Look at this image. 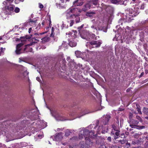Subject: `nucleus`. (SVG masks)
Masks as SVG:
<instances>
[{
  "label": "nucleus",
  "mask_w": 148,
  "mask_h": 148,
  "mask_svg": "<svg viewBox=\"0 0 148 148\" xmlns=\"http://www.w3.org/2000/svg\"><path fill=\"white\" fill-rule=\"evenodd\" d=\"M90 113H91V112H89L88 109H86L83 110L80 114H79L78 113L75 111H73L70 114V115L71 116L74 117V118L71 120H73L77 118H80L81 116Z\"/></svg>",
  "instance_id": "9"
},
{
  "label": "nucleus",
  "mask_w": 148,
  "mask_h": 148,
  "mask_svg": "<svg viewBox=\"0 0 148 148\" xmlns=\"http://www.w3.org/2000/svg\"><path fill=\"white\" fill-rule=\"evenodd\" d=\"M66 60L69 62L68 65L71 69H72V67L74 66L75 67H76L77 69L79 68L78 69L80 70L81 69H83L82 68V65L81 64H78L76 66H75V63L73 60L71 59L70 57H67Z\"/></svg>",
  "instance_id": "12"
},
{
  "label": "nucleus",
  "mask_w": 148,
  "mask_h": 148,
  "mask_svg": "<svg viewBox=\"0 0 148 148\" xmlns=\"http://www.w3.org/2000/svg\"><path fill=\"white\" fill-rule=\"evenodd\" d=\"M75 53L77 57H81L83 55L82 53L78 51H75Z\"/></svg>",
  "instance_id": "27"
},
{
  "label": "nucleus",
  "mask_w": 148,
  "mask_h": 148,
  "mask_svg": "<svg viewBox=\"0 0 148 148\" xmlns=\"http://www.w3.org/2000/svg\"><path fill=\"white\" fill-rule=\"evenodd\" d=\"M32 27H30L29 28V29L28 32L29 33H31L29 35H26L25 36L21 37H20L21 41H26L27 39H30L31 38H33L32 37L34 35H39L38 33H35L34 31V30H32Z\"/></svg>",
  "instance_id": "11"
},
{
  "label": "nucleus",
  "mask_w": 148,
  "mask_h": 148,
  "mask_svg": "<svg viewBox=\"0 0 148 148\" xmlns=\"http://www.w3.org/2000/svg\"><path fill=\"white\" fill-rule=\"evenodd\" d=\"M140 8L141 9H144V5H142L141 6V8Z\"/></svg>",
  "instance_id": "60"
},
{
  "label": "nucleus",
  "mask_w": 148,
  "mask_h": 148,
  "mask_svg": "<svg viewBox=\"0 0 148 148\" xmlns=\"http://www.w3.org/2000/svg\"><path fill=\"white\" fill-rule=\"evenodd\" d=\"M67 46V43L66 42L63 41L62 43V46L64 47H66Z\"/></svg>",
  "instance_id": "36"
},
{
  "label": "nucleus",
  "mask_w": 148,
  "mask_h": 148,
  "mask_svg": "<svg viewBox=\"0 0 148 148\" xmlns=\"http://www.w3.org/2000/svg\"><path fill=\"white\" fill-rule=\"evenodd\" d=\"M50 110L52 116H53L57 121H64L66 120L64 117L59 114L56 110Z\"/></svg>",
  "instance_id": "13"
},
{
  "label": "nucleus",
  "mask_w": 148,
  "mask_h": 148,
  "mask_svg": "<svg viewBox=\"0 0 148 148\" xmlns=\"http://www.w3.org/2000/svg\"><path fill=\"white\" fill-rule=\"evenodd\" d=\"M119 142L121 144H123L126 143L127 140H119Z\"/></svg>",
  "instance_id": "41"
},
{
  "label": "nucleus",
  "mask_w": 148,
  "mask_h": 148,
  "mask_svg": "<svg viewBox=\"0 0 148 148\" xmlns=\"http://www.w3.org/2000/svg\"><path fill=\"white\" fill-rule=\"evenodd\" d=\"M144 73L143 72L139 76V77H141L144 75Z\"/></svg>",
  "instance_id": "59"
},
{
  "label": "nucleus",
  "mask_w": 148,
  "mask_h": 148,
  "mask_svg": "<svg viewBox=\"0 0 148 148\" xmlns=\"http://www.w3.org/2000/svg\"><path fill=\"white\" fill-rule=\"evenodd\" d=\"M71 133V132L70 131V130H69L67 129L66 130L65 134V136H69L70 133Z\"/></svg>",
  "instance_id": "30"
},
{
  "label": "nucleus",
  "mask_w": 148,
  "mask_h": 148,
  "mask_svg": "<svg viewBox=\"0 0 148 148\" xmlns=\"http://www.w3.org/2000/svg\"><path fill=\"white\" fill-rule=\"evenodd\" d=\"M117 121L116 124H115L112 125V129L111 132V135H113L114 136V139L115 140L118 138V136L119 135L120 132V129L119 127V121L118 118H116Z\"/></svg>",
  "instance_id": "6"
},
{
  "label": "nucleus",
  "mask_w": 148,
  "mask_h": 148,
  "mask_svg": "<svg viewBox=\"0 0 148 148\" xmlns=\"http://www.w3.org/2000/svg\"><path fill=\"white\" fill-rule=\"evenodd\" d=\"M111 3L114 4H123L124 3V2L121 0H111Z\"/></svg>",
  "instance_id": "26"
},
{
  "label": "nucleus",
  "mask_w": 148,
  "mask_h": 148,
  "mask_svg": "<svg viewBox=\"0 0 148 148\" xmlns=\"http://www.w3.org/2000/svg\"><path fill=\"white\" fill-rule=\"evenodd\" d=\"M138 123V121L137 120L132 119L130 121V126L132 128H136L139 129H142L145 128L144 126H139L137 125Z\"/></svg>",
  "instance_id": "14"
},
{
  "label": "nucleus",
  "mask_w": 148,
  "mask_h": 148,
  "mask_svg": "<svg viewBox=\"0 0 148 148\" xmlns=\"http://www.w3.org/2000/svg\"><path fill=\"white\" fill-rule=\"evenodd\" d=\"M100 140L101 139L100 138H99L98 139L96 138V139L95 140H96V144H99L100 143Z\"/></svg>",
  "instance_id": "43"
},
{
  "label": "nucleus",
  "mask_w": 148,
  "mask_h": 148,
  "mask_svg": "<svg viewBox=\"0 0 148 148\" xmlns=\"http://www.w3.org/2000/svg\"><path fill=\"white\" fill-rule=\"evenodd\" d=\"M56 5L57 7V8L59 9H62L65 8V7L61 6L60 4H59L56 3Z\"/></svg>",
  "instance_id": "32"
},
{
  "label": "nucleus",
  "mask_w": 148,
  "mask_h": 148,
  "mask_svg": "<svg viewBox=\"0 0 148 148\" xmlns=\"http://www.w3.org/2000/svg\"><path fill=\"white\" fill-rule=\"evenodd\" d=\"M99 0H90V3H92L94 5H97L98 3Z\"/></svg>",
  "instance_id": "29"
},
{
  "label": "nucleus",
  "mask_w": 148,
  "mask_h": 148,
  "mask_svg": "<svg viewBox=\"0 0 148 148\" xmlns=\"http://www.w3.org/2000/svg\"><path fill=\"white\" fill-rule=\"evenodd\" d=\"M39 7L40 8H42L43 7V5L41 3H39Z\"/></svg>",
  "instance_id": "48"
},
{
  "label": "nucleus",
  "mask_w": 148,
  "mask_h": 148,
  "mask_svg": "<svg viewBox=\"0 0 148 148\" xmlns=\"http://www.w3.org/2000/svg\"><path fill=\"white\" fill-rule=\"evenodd\" d=\"M69 45L71 47H74L76 46L77 43L76 41V39H70L69 40Z\"/></svg>",
  "instance_id": "22"
},
{
  "label": "nucleus",
  "mask_w": 148,
  "mask_h": 148,
  "mask_svg": "<svg viewBox=\"0 0 148 148\" xmlns=\"http://www.w3.org/2000/svg\"><path fill=\"white\" fill-rule=\"evenodd\" d=\"M5 48H3V47H1L0 49V56L3 54V51L5 50Z\"/></svg>",
  "instance_id": "35"
},
{
  "label": "nucleus",
  "mask_w": 148,
  "mask_h": 148,
  "mask_svg": "<svg viewBox=\"0 0 148 148\" xmlns=\"http://www.w3.org/2000/svg\"><path fill=\"white\" fill-rule=\"evenodd\" d=\"M75 8H73L69 9L66 12V16L67 19L73 18L77 23L80 22V19L78 16L73 14L75 12Z\"/></svg>",
  "instance_id": "4"
},
{
  "label": "nucleus",
  "mask_w": 148,
  "mask_h": 148,
  "mask_svg": "<svg viewBox=\"0 0 148 148\" xmlns=\"http://www.w3.org/2000/svg\"><path fill=\"white\" fill-rule=\"evenodd\" d=\"M38 41V40H36ZM31 42L30 44H27L25 46V47L24 48L23 50L22 49L21 47L23 45V43H20L18 44L16 46V49L15 51V52L17 54H20L21 53H25L28 51H29L27 50L28 49V47L32 45L35 44V43L37 42Z\"/></svg>",
  "instance_id": "3"
},
{
  "label": "nucleus",
  "mask_w": 148,
  "mask_h": 148,
  "mask_svg": "<svg viewBox=\"0 0 148 148\" xmlns=\"http://www.w3.org/2000/svg\"><path fill=\"white\" fill-rule=\"evenodd\" d=\"M138 143V141L136 140H134L132 141V143L133 145L137 144Z\"/></svg>",
  "instance_id": "37"
},
{
  "label": "nucleus",
  "mask_w": 148,
  "mask_h": 148,
  "mask_svg": "<svg viewBox=\"0 0 148 148\" xmlns=\"http://www.w3.org/2000/svg\"><path fill=\"white\" fill-rule=\"evenodd\" d=\"M93 125H94V124H91L89 125L88 127V128L91 129L93 127Z\"/></svg>",
  "instance_id": "51"
},
{
  "label": "nucleus",
  "mask_w": 148,
  "mask_h": 148,
  "mask_svg": "<svg viewBox=\"0 0 148 148\" xmlns=\"http://www.w3.org/2000/svg\"><path fill=\"white\" fill-rule=\"evenodd\" d=\"M68 19H70V26L71 27L74 23V20L73 18H68Z\"/></svg>",
  "instance_id": "33"
},
{
  "label": "nucleus",
  "mask_w": 148,
  "mask_h": 148,
  "mask_svg": "<svg viewBox=\"0 0 148 148\" xmlns=\"http://www.w3.org/2000/svg\"><path fill=\"white\" fill-rule=\"evenodd\" d=\"M37 19L36 18L32 19L29 18L27 21L24 23L23 25L26 27L29 25L31 26H35L36 25Z\"/></svg>",
  "instance_id": "15"
},
{
  "label": "nucleus",
  "mask_w": 148,
  "mask_h": 148,
  "mask_svg": "<svg viewBox=\"0 0 148 148\" xmlns=\"http://www.w3.org/2000/svg\"><path fill=\"white\" fill-rule=\"evenodd\" d=\"M54 29L53 27H52L51 29V33L50 34V37H53L54 36Z\"/></svg>",
  "instance_id": "40"
},
{
  "label": "nucleus",
  "mask_w": 148,
  "mask_h": 148,
  "mask_svg": "<svg viewBox=\"0 0 148 148\" xmlns=\"http://www.w3.org/2000/svg\"><path fill=\"white\" fill-rule=\"evenodd\" d=\"M120 126H121V125L123 124V119H120Z\"/></svg>",
  "instance_id": "46"
},
{
  "label": "nucleus",
  "mask_w": 148,
  "mask_h": 148,
  "mask_svg": "<svg viewBox=\"0 0 148 148\" xmlns=\"http://www.w3.org/2000/svg\"><path fill=\"white\" fill-rule=\"evenodd\" d=\"M80 133L79 134V139H82L84 137L85 138L86 144L84 143L83 141H81L80 143L81 145L80 148H88L90 146V145L93 143V141H92L90 139V136L89 135V132L88 129H84L83 130L80 131Z\"/></svg>",
  "instance_id": "1"
},
{
  "label": "nucleus",
  "mask_w": 148,
  "mask_h": 148,
  "mask_svg": "<svg viewBox=\"0 0 148 148\" xmlns=\"http://www.w3.org/2000/svg\"><path fill=\"white\" fill-rule=\"evenodd\" d=\"M93 7V6L91 4L90 2H89L84 6L82 10L84 11H86L89 9L92 8Z\"/></svg>",
  "instance_id": "21"
},
{
  "label": "nucleus",
  "mask_w": 148,
  "mask_h": 148,
  "mask_svg": "<svg viewBox=\"0 0 148 148\" xmlns=\"http://www.w3.org/2000/svg\"><path fill=\"white\" fill-rule=\"evenodd\" d=\"M123 108H119L118 110V111H123Z\"/></svg>",
  "instance_id": "57"
},
{
  "label": "nucleus",
  "mask_w": 148,
  "mask_h": 148,
  "mask_svg": "<svg viewBox=\"0 0 148 148\" xmlns=\"http://www.w3.org/2000/svg\"><path fill=\"white\" fill-rule=\"evenodd\" d=\"M14 0H5L3 3V6H4V9L6 10V12L3 14H10L13 11L14 8V6L11 4Z\"/></svg>",
  "instance_id": "5"
},
{
  "label": "nucleus",
  "mask_w": 148,
  "mask_h": 148,
  "mask_svg": "<svg viewBox=\"0 0 148 148\" xmlns=\"http://www.w3.org/2000/svg\"><path fill=\"white\" fill-rule=\"evenodd\" d=\"M124 20H123L122 18H121L119 21V22L120 23H121V25H122L123 23V21L125 20V21H126L127 22H129L131 21L133 19L132 18V17L129 16V14H127L126 16H125V17H123Z\"/></svg>",
  "instance_id": "20"
},
{
  "label": "nucleus",
  "mask_w": 148,
  "mask_h": 148,
  "mask_svg": "<svg viewBox=\"0 0 148 148\" xmlns=\"http://www.w3.org/2000/svg\"><path fill=\"white\" fill-rule=\"evenodd\" d=\"M19 0H15V2L16 4H18L19 3Z\"/></svg>",
  "instance_id": "62"
},
{
  "label": "nucleus",
  "mask_w": 148,
  "mask_h": 148,
  "mask_svg": "<svg viewBox=\"0 0 148 148\" xmlns=\"http://www.w3.org/2000/svg\"><path fill=\"white\" fill-rule=\"evenodd\" d=\"M62 134V133H59L55 134L54 137L51 136V138H52L53 140L56 141H60L63 138Z\"/></svg>",
  "instance_id": "18"
},
{
  "label": "nucleus",
  "mask_w": 148,
  "mask_h": 148,
  "mask_svg": "<svg viewBox=\"0 0 148 148\" xmlns=\"http://www.w3.org/2000/svg\"><path fill=\"white\" fill-rule=\"evenodd\" d=\"M91 27L92 29L93 30L94 32H95L94 30H95L96 31H103L104 32H106L107 31V29L105 27L101 26H99L96 27L95 24H93L91 26Z\"/></svg>",
  "instance_id": "16"
},
{
  "label": "nucleus",
  "mask_w": 148,
  "mask_h": 148,
  "mask_svg": "<svg viewBox=\"0 0 148 148\" xmlns=\"http://www.w3.org/2000/svg\"><path fill=\"white\" fill-rule=\"evenodd\" d=\"M77 33V32L75 30H73V32H69L68 33H66V35H69V37H70L71 36L73 38H74L76 37V34Z\"/></svg>",
  "instance_id": "24"
},
{
  "label": "nucleus",
  "mask_w": 148,
  "mask_h": 148,
  "mask_svg": "<svg viewBox=\"0 0 148 148\" xmlns=\"http://www.w3.org/2000/svg\"><path fill=\"white\" fill-rule=\"evenodd\" d=\"M62 62H63V64H64V65H65V62H66V61L65 60V59H62Z\"/></svg>",
  "instance_id": "64"
},
{
  "label": "nucleus",
  "mask_w": 148,
  "mask_h": 148,
  "mask_svg": "<svg viewBox=\"0 0 148 148\" xmlns=\"http://www.w3.org/2000/svg\"><path fill=\"white\" fill-rule=\"evenodd\" d=\"M95 13L94 12H91L87 13L86 15L87 16L91 17L93 16V15L95 14Z\"/></svg>",
  "instance_id": "28"
},
{
  "label": "nucleus",
  "mask_w": 148,
  "mask_h": 148,
  "mask_svg": "<svg viewBox=\"0 0 148 148\" xmlns=\"http://www.w3.org/2000/svg\"><path fill=\"white\" fill-rule=\"evenodd\" d=\"M84 26V24L82 25L81 26L79 27L78 28V30L79 31V30L82 28Z\"/></svg>",
  "instance_id": "52"
},
{
  "label": "nucleus",
  "mask_w": 148,
  "mask_h": 148,
  "mask_svg": "<svg viewBox=\"0 0 148 148\" xmlns=\"http://www.w3.org/2000/svg\"><path fill=\"white\" fill-rule=\"evenodd\" d=\"M38 137H39V138H42V137H43V135H42V134H38Z\"/></svg>",
  "instance_id": "50"
},
{
  "label": "nucleus",
  "mask_w": 148,
  "mask_h": 148,
  "mask_svg": "<svg viewBox=\"0 0 148 148\" xmlns=\"http://www.w3.org/2000/svg\"><path fill=\"white\" fill-rule=\"evenodd\" d=\"M145 148H148V142L146 141L145 144Z\"/></svg>",
  "instance_id": "47"
},
{
  "label": "nucleus",
  "mask_w": 148,
  "mask_h": 148,
  "mask_svg": "<svg viewBox=\"0 0 148 148\" xmlns=\"http://www.w3.org/2000/svg\"><path fill=\"white\" fill-rule=\"evenodd\" d=\"M85 0H76L73 2V5L75 6H80L82 5L84 3V1Z\"/></svg>",
  "instance_id": "23"
},
{
  "label": "nucleus",
  "mask_w": 148,
  "mask_h": 148,
  "mask_svg": "<svg viewBox=\"0 0 148 148\" xmlns=\"http://www.w3.org/2000/svg\"><path fill=\"white\" fill-rule=\"evenodd\" d=\"M145 135H147V136L145 137V138L147 140H148V133H146Z\"/></svg>",
  "instance_id": "58"
},
{
  "label": "nucleus",
  "mask_w": 148,
  "mask_h": 148,
  "mask_svg": "<svg viewBox=\"0 0 148 148\" xmlns=\"http://www.w3.org/2000/svg\"><path fill=\"white\" fill-rule=\"evenodd\" d=\"M61 27L62 29H63L64 27L66 28H67L68 27V25L66 26V25H65L64 24V22H62V25L61 26Z\"/></svg>",
  "instance_id": "39"
},
{
  "label": "nucleus",
  "mask_w": 148,
  "mask_h": 148,
  "mask_svg": "<svg viewBox=\"0 0 148 148\" xmlns=\"http://www.w3.org/2000/svg\"><path fill=\"white\" fill-rule=\"evenodd\" d=\"M136 118L140 121L141 120V118L139 116L137 115L136 116Z\"/></svg>",
  "instance_id": "53"
},
{
  "label": "nucleus",
  "mask_w": 148,
  "mask_h": 148,
  "mask_svg": "<svg viewBox=\"0 0 148 148\" xmlns=\"http://www.w3.org/2000/svg\"><path fill=\"white\" fill-rule=\"evenodd\" d=\"M133 14L132 15H131V16H135L136 15H137L139 13V12L137 10H136V13H135V12L133 11Z\"/></svg>",
  "instance_id": "38"
},
{
  "label": "nucleus",
  "mask_w": 148,
  "mask_h": 148,
  "mask_svg": "<svg viewBox=\"0 0 148 148\" xmlns=\"http://www.w3.org/2000/svg\"><path fill=\"white\" fill-rule=\"evenodd\" d=\"M41 121L40 120L35 121L29 126L28 125L29 127L31 126L30 128L31 132L34 133L35 132H37L38 130V128H40V126L42 125L40 123Z\"/></svg>",
  "instance_id": "8"
},
{
  "label": "nucleus",
  "mask_w": 148,
  "mask_h": 148,
  "mask_svg": "<svg viewBox=\"0 0 148 148\" xmlns=\"http://www.w3.org/2000/svg\"><path fill=\"white\" fill-rule=\"evenodd\" d=\"M3 11H4L3 12H2L1 13H0V15L1 16V17H3V18L4 19H6L8 17V15L11 14L12 12H11V14H3V13H5L6 12V10L4 9V6H3Z\"/></svg>",
  "instance_id": "25"
},
{
  "label": "nucleus",
  "mask_w": 148,
  "mask_h": 148,
  "mask_svg": "<svg viewBox=\"0 0 148 148\" xmlns=\"http://www.w3.org/2000/svg\"><path fill=\"white\" fill-rule=\"evenodd\" d=\"M119 26L120 25H117L116 27V28H118V32H119V28H120V27H119Z\"/></svg>",
  "instance_id": "61"
},
{
  "label": "nucleus",
  "mask_w": 148,
  "mask_h": 148,
  "mask_svg": "<svg viewBox=\"0 0 148 148\" xmlns=\"http://www.w3.org/2000/svg\"><path fill=\"white\" fill-rule=\"evenodd\" d=\"M99 121H97L96 123V125L94 127V129L95 130H91L90 132L89 130V135L90 136V134H92V135H91L90 136V138H92L93 137L95 136V132H96L98 134H100L101 133L102 134H104L105 133H106L108 132V128H105L104 129V127L103 126V125L102 124H101V125H100L99 126Z\"/></svg>",
  "instance_id": "2"
},
{
  "label": "nucleus",
  "mask_w": 148,
  "mask_h": 148,
  "mask_svg": "<svg viewBox=\"0 0 148 148\" xmlns=\"http://www.w3.org/2000/svg\"><path fill=\"white\" fill-rule=\"evenodd\" d=\"M46 21V20H44L43 22H42V26L45 25Z\"/></svg>",
  "instance_id": "55"
},
{
  "label": "nucleus",
  "mask_w": 148,
  "mask_h": 148,
  "mask_svg": "<svg viewBox=\"0 0 148 148\" xmlns=\"http://www.w3.org/2000/svg\"><path fill=\"white\" fill-rule=\"evenodd\" d=\"M121 38V36H120V37H118L117 38V35H116L115 37L113 38V40H116V41H118V40H120Z\"/></svg>",
  "instance_id": "34"
},
{
  "label": "nucleus",
  "mask_w": 148,
  "mask_h": 148,
  "mask_svg": "<svg viewBox=\"0 0 148 148\" xmlns=\"http://www.w3.org/2000/svg\"><path fill=\"white\" fill-rule=\"evenodd\" d=\"M110 118V115L109 114L104 115L101 119V124L104 125H107Z\"/></svg>",
  "instance_id": "17"
},
{
  "label": "nucleus",
  "mask_w": 148,
  "mask_h": 148,
  "mask_svg": "<svg viewBox=\"0 0 148 148\" xmlns=\"http://www.w3.org/2000/svg\"><path fill=\"white\" fill-rule=\"evenodd\" d=\"M102 43V41L100 40L92 41L91 42H87L86 46L87 47L91 49L93 48L99 47Z\"/></svg>",
  "instance_id": "10"
},
{
  "label": "nucleus",
  "mask_w": 148,
  "mask_h": 148,
  "mask_svg": "<svg viewBox=\"0 0 148 148\" xmlns=\"http://www.w3.org/2000/svg\"><path fill=\"white\" fill-rule=\"evenodd\" d=\"M22 122L23 123H25V124L27 125H29L30 123V122L29 120L23 121Z\"/></svg>",
  "instance_id": "44"
},
{
  "label": "nucleus",
  "mask_w": 148,
  "mask_h": 148,
  "mask_svg": "<svg viewBox=\"0 0 148 148\" xmlns=\"http://www.w3.org/2000/svg\"><path fill=\"white\" fill-rule=\"evenodd\" d=\"M107 140L109 142H111V138L110 137H108L107 138Z\"/></svg>",
  "instance_id": "56"
},
{
  "label": "nucleus",
  "mask_w": 148,
  "mask_h": 148,
  "mask_svg": "<svg viewBox=\"0 0 148 148\" xmlns=\"http://www.w3.org/2000/svg\"><path fill=\"white\" fill-rule=\"evenodd\" d=\"M86 36H82L81 35V37L82 38L86 39L87 40H88L90 39H94L95 36L94 34H90L88 32H86Z\"/></svg>",
  "instance_id": "19"
},
{
  "label": "nucleus",
  "mask_w": 148,
  "mask_h": 148,
  "mask_svg": "<svg viewBox=\"0 0 148 148\" xmlns=\"http://www.w3.org/2000/svg\"><path fill=\"white\" fill-rule=\"evenodd\" d=\"M41 27V24L40 23H39L37 25V26L36 27V29L37 30L39 29Z\"/></svg>",
  "instance_id": "45"
},
{
  "label": "nucleus",
  "mask_w": 148,
  "mask_h": 148,
  "mask_svg": "<svg viewBox=\"0 0 148 148\" xmlns=\"http://www.w3.org/2000/svg\"><path fill=\"white\" fill-rule=\"evenodd\" d=\"M39 113V111L36 108V109L32 110L29 111L27 115L28 118L33 121L35 120L38 118Z\"/></svg>",
  "instance_id": "7"
},
{
  "label": "nucleus",
  "mask_w": 148,
  "mask_h": 148,
  "mask_svg": "<svg viewBox=\"0 0 148 148\" xmlns=\"http://www.w3.org/2000/svg\"><path fill=\"white\" fill-rule=\"evenodd\" d=\"M133 116V114L131 113H130L129 114V118L130 119H131Z\"/></svg>",
  "instance_id": "49"
},
{
  "label": "nucleus",
  "mask_w": 148,
  "mask_h": 148,
  "mask_svg": "<svg viewBox=\"0 0 148 148\" xmlns=\"http://www.w3.org/2000/svg\"><path fill=\"white\" fill-rule=\"evenodd\" d=\"M20 11V9L16 7L15 8L14 10L12 12H14V11L16 13H18Z\"/></svg>",
  "instance_id": "42"
},
{
  "label": "nucleus",
  "mask_w": 148,
  "mask_h": 148,
  "mask_svg": "<svg viewBox=\"0 0 148 148\" xmlns=\"http://www.w3.org/2000/svg\"><path fill=\"white\" fill-rule=\"evenodd\" d=\"M143 112L145 114L148 115V108H144L143 109Z\"/></svg>",
  "instance_id": "31"
},
{
  "label": "nucleus",
  "mask_w": 148,
  "mask_h": 148,
  "mask_svg": "<svg viewBox=\"0 0 148 148\" xmlns=\"http://www.w3.org/2000/svg\"><path fill=\"white\" fill-rule=\"evenodd\" d=\"M138 112L140 113V114H142V112L141 111H140V109L138 108Z\"/></svg>",
  "instance_id": "63"
},
{
  "label": "nucleus",
  "mask_w": 148,
  "mask_h": 148,
  "mask_svg": "<svg viewBox=\"0 0 148 148\" xmlns=\"http://www.w3.org/2000/svg\"><path fill=\"white\" fill-rule=\"evenodd\" d=\"M47 38V37H46V36H45V37L42 38H41V40L42 41H46V39Z\"/></svg>",
  "instance_id": "54"
}]
</instances>
